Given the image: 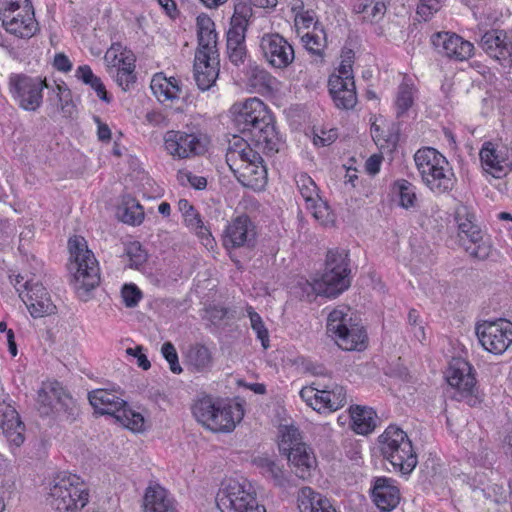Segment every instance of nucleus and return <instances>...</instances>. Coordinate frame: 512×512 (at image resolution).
<instances>
[{"label":"nucleus","mask_w":512,"mask_h":512,"mask_svg":"<svg viewBox=\"0 0 512 512\" xmlns=\"http://www.w3.org/2000/svg\"><path fill=\"white\" fill-rule=\"evenodd\" d=\"M235 123L246 135L247 141L261 149L265 155L279 151L280 137L274 125V119L267 106L257 97L233 105Z\"/></svg>","instance_id":"f257e3e1"},{"label":"nucleus","mask_w":512,"mask_h":512,"mask_svg":"<svg viewBox=\"0 0 512 512\" xmlns=\"http://www.w3.org/2000/svg\"><path fill=\"white\" fill-rule=\"evenodd\" d=\"M261 152L247 140L234 137L226 153V162L237 180L254 191L264 189L268 179Z\"/></svg>","instance_id":"f03ea898"},{"label":"nucleus","mask_w":512,"mask_h":512,"mask_svg":"<svg viewBox=\"0 0 512 512\" xmlns=\"http://www.w3.org/2000/svg\"><path fill=\"white\" fill-rule=\"evenodd\" d=\"M306 285L317 295L335 298L351 285L349 252L343 248H332L326 253L324 270L313 282Z\"/></svg>","instance_id":"7ed1b4c3"},{"label":"nucleus","mask_w":512,"mask_h":512,"mask_svg":"<svg viewBox=\"0 0 512 512\" xmlns=\"http://www.w3.org/2000/svg\"><path fill=\"white\" fill-rule=\"evenodd\" d=\"M192 412L196 420L215 432H230L244 416L239 403H226L211 396H203L195 401Z\"/></svg>","instance_id":"20e7f679"},{"label":"nucleus","mask_w":512,"mask_h":512,"mask_svg":"<svg viewBox=\"0 0 512 512\" xmlns=\"http://www.w3.org/2000/svg\"><path fill=\"white\" fill-rule=\"evenodd\" d=\"M48 501L59 512H78L89 502L88 485L78 475L62 472L50 482Z\"/></svg>","instance_id":"39448f33"},{"label":"nucleus","mask_w":512,"mask_h":512,"mask_svg":"<svg viewBox=\"0 0 512 512\" xmlns=\"http://www.w3.org/2000/svg\"><path fill=\"white\" fill-rule=\"evenodd\" d=\"M327 333L342 350L360 351L365 348L366 331L356 319H353L349 307L340 306L329 313Z\"/></svg>","instance_id":"423d86ee"},{"label":"nucleus","mask_w":512,"mask_h":512,"mask_svg":"<svg viewBox=\"0 0 512 512\" xmlns=\"http://www.w3.org/2000/svg\"><path fill=\"white\" fill-rule=\"evenodd\" d=\"M381 453L396 471L410 474L418 463L417 455L407 434L399 427L390 425L380 436Z\"/></svg>","instance_id":"0eeeda50"},{"label":"nucleus","mask_w":512,"mask_h":512,"mask_svg":"<svg viewBox=\"0 0 512 512\" xmlns=\"http://www.w3.org/2000/svg\"><path fill=\"white\" fill-rule=\"evenodd\" d=\"M88 400L99 414L113 416L124 427L132 431H141L144 426V417L130 409L125 400L115 391L96 389L88 393Z\"/></svg>","instance_id":"6e6552de"},{"label":"nucleus","mask_w":512,"mask_h":512,"mask_svg":"<svg viewBox=\"0 0 512 512\" xmlns=\"http://www.w3.org/2000/svg\"><path fill=\"white\" fill-rule=\"evenodd\" d=\"M69 247L75 259L76 272L74 273V288L79 297L86 300L89 292L100 283V270L98 262L83 239H70Z\"/></svg>","instance_id":"1a4fd4ad"},{"label":"nucleus","mask_w":512,"mask_h":512,"mask_svg":"<svg viewBox=\"0 0 512 512\" xmlns=\"http://www.w3.org/2000/svg\"><path fill=\"white\" fill-rule=\"evenodd\" d=\"M216 504L222 512H266L250 484L235 479L222 482L216 495Z\"/></svg>","instance_id":"9d476101"},{"label":"nucleus","mask_w":512,"mask_h":512,"mask_svg":"<svg viewBox=\"0 0 512 512\" xmlns=\"http://www.w3.org/2000/svg\"><path fill=\"white\" fill-rule=\"evenodd\" d=\"M301 398L317 412H333L347 403L346 389L324 378L316 379L311 386L300 390Z\"/></svg>","instance_id":"9b49d317"},{"label":"nucleus","mask_w":512,"mask_h":512,"mask_svg":"<svg viewBox=\"0 0 512 512\" xmlns=\"http://www.w3.org/2000/svg\"><path fill=\"white\" fill-rule=\"evenodd\" d=\"M43 88H48L46 79L25 74H12L9 78L12 97L26 111H36L41 106Z\"/></svg>","instance_id":"f8f14e48"},{"label":"nucleus","mask_w":512,"mask_h":512,"mask_svg":"<svg viewBox=\"0 0 512 512\" xmlns=\"http://www.w3.org/2000/svg\"><path fill=\"white\" fill-rule=\"evenodd\" d=\"M475 331L482 347L492 354L500 355L512 344V322L506 319L483 321Z\"/></svg>","instance_id":"ddd939ff"},{"label":"nucleus","mask_w":512,"mask_h":512,"mask_svg":"<svg viewBox=\"0 0 512 512\" xmlns=\"http://www.w3.org/2000/svg\"><path fill=\"white\" fill-rule=\"evenodd\" d=\"M167 152L179 159L202 155L207 150V138L200 132L167 131L164 135Z\"/></svg>","instance_id":"4468645a"},{"label":"nucleus","mask_w":512,"mask_h":512,"mask_svg":"<svg viewBox=\"0 0 512 512\" xmlns=\"http://www.w3.org/2000/svg\"><path fill=\"white\" fill-rule=\"evenodd\" d=\"M259 46L264 59L274 68H287L294 61L292 45L279 33L264 34Z\"/></svg>","instance_id":"2eb2a0df"},{"label":"nucleus","mask_w":512,"mask_h":512,"mask_svg":"<svg viewBox=\"0 0 512 512\" xmlns=\"http://www.w3.org/2000/svg\"><path fill=\"white\" fill-rule=\"evenodd\" d=\"M431 43L438 54L450 60L464 61L473 56V44L454 32H436L431 36Z\"/></svg>","instance_id":"dca6fc26"},{"label":"nucleus","mask_w":512,"mask_h":512,"mask_svg":"<svg viewBox=\"0 0 512 512\" xmlns=\"http://www.w3.org/2000/svg\"><path fill=\"white\" fill-rule=\"evenodd\" d=\"M0 20L5 30L20 38H29L37 30L32 4H26L21 10H7L0 12Z\"/></svg>","instance_id":"f3484780"},{"label":"nucleus","mask_w":512,"mask_h":512,"mask_svg":"<svg viewBox=\"0 0 512 512\" xmlns=\"http://www.w3.org/2000/svg\"><path fill=\"white\" fill-rule=\"evenodd\" d=\"M23 288L26 292H20V297L32 317L38 318L54 313L56 306L42 283L29 279L23 283Z\"/></svg>","instance_id":"a211bd4d"},{"label":"nucleus","mask_w":512,"mask_h":512,"mask_svg":"<svg viewBox=\"0 0 512 512\" xmlns=\"http://www.w3.org/2000/svg\"><path fill=\"white\" fill-rule=\"evenodd\" d=\"M256 226L247 215L232 219L224 233L223 243L226 248H251L256 243Z\"/></svg>","instance_id":"6ab92c4d"},{"label":"nucleus","mask_w":512,"mask_h":512,"mask_svg":"<svg viewBox=\"0 0 512 512\" xmlns=\"http://www.w3.org/2000/svg\"><path fill=\"white\" fill-rule=\"evenodd\" d=\"M445 377L448 384L457 390V395L454 396L457 400L472 395L476 379L472 366L467 361L454 358L449 364Z\"/></svg>","instance_id":"aec40b11"},{"label":"nucleus","mask_w":512,"mask_h":512,"mask_svg":"<svg viewBox=\"0 0 512 512\" xmlns=\"http://www.w3.org/2000/svg\"><path fill=\"white\" fill-rule=\"evenodd\" d=\"M259 473L273 483L275 487L287 489L292 486L291 477L283 465L267 455L257 456L252 460Z\"/></svg>","instance_id":"412c9836"},{"label":"nucleus","mask_w":512,"mask_h":512,"mask_svg":"<svg viewBox=\"0 0 512 512\" xmlns=\"http://www.w3.org/2000/svg\"><path fill=\"white\" fill-rule=\"evenodd\" d=\"M219 55L195 53L194 78L199 89L208 90L219 74Z\"/></svg>","instance_id":"4be33fe9"},{"label":"nucleus","mask_w":512,"mask_h":512,"mask_svg":"<svg viewBox=\"0 0 512 512\" xmlns=\"http://www.w3.org/2000/svg\"><path fill=\"white\" fill-rule=\"evenodd\" d=\"M375 505L383 512L393 510L400 501V492L394 480L386 477L377 478L372 488Z\"/></svg>","instance_id":"5701e85b"},{"label":"nucleus","mask_w":512,"mask_h":512,"mask_svg":"<svg viewBox=\"0 0 512 512\" xmlns=\"http://www.w3.org/2000/svg\"><path fill=\"white\" fill-rule=\"evenodd\" d=\"M295 475L303 480L311 477L316 468V457L306 444L284 453Z\"/></svg>","instance_id":"b1692460"},{"label":"nucleus","mask_w":512,"mask_h":512,"mask_svg":"<svg viewBox=\"0 0 512 512\" xmlns=\"http://www.w3.org/2000/svg\"><path fill=\"white\" fill-rule=\"evenodd\" d=\"M142 507L143 512H177L170 493L157 483L146 488Z\"/></svg>","instance_id":"393cba45"},{"label":"nucleus","mask_w":512,"mask_h":512,"mask_svg":"<svg viewBox=\"0 0 512 512\" xmlns=\"http://www.w3.org/2000/svg\"><path fill=\"white\" fill-rule=\"evenodd\" d=\"M328 87L335 106L339 109H352L357 103L354 80L343 81L339 77H329Z\"/></svg>","instance_id":"a878e982"},{"label":"nucleus","mask_w":512,"mask_h":512,"mask_svg":"<svg viewBox=\"0 0 512 512\" xmlns=\"http://www.w3.org/2000/svg\"><path fill=\"white\" fill-rule=\"evenodd\" d=\"M198 48L195 53L218 55L217 33L213 20L205 13L197 16Z\"/></svg>","instance_id":"bb28decb"},{"label":"nucleus","mask_w":512,"mask_h":512,"mask_svg":"<svg viewBox=\"0 0 512 512\" xmlns=\"http://www.w3.org/2000/svg\"><path fill=\"white\" fill-rule=\"evenodd\" d=\"M0 428L11 447L19 448L25 440V426L15 409L6 407L0 415Z\"/></svg>","instance_id":"cd10ccee"},{"label":"nucleus","mask_w":512,"mask_h":512,"mask_svg":"<svg viewBox=\"0 0 512 512\" xmlns=\"http://www.w3.org/2000/svg\"><path fill=\"white\" fill-rule=\"evenodd\" d=\"M414 161L422 181L425 180V177L441 169L442 166L449 164L441 153L431 147L419 149L414 155Z\"/></svg>","instance_id":"c85d7f7f"},{"label":"nucleus","mask_w":512,"mask_h":512,"mask_svg":"<svg viewBox=\"0 0 512 512\" xmlns=\"http://www.w3.org/2000/svg\"><path fill=\"white\" fill-rule=\"evenodd\" d=\"M479 158L481 167L485 173L490 174L497 179L506 175L504 166L506 159L499 151H497L492 142L487 141L483 143L479 152Z\"/></svg>","instance_id":"c756f323"},{"label":"nucleus","mask_w":512,"mask_h":512,"mask_svg":"<svg viewBox=\"0 0 512 512\" xmlns=\"http://www.w3.org/2000/svg\"><path fill=\"white\" fill-rule=\"evenodd\" d=\"M150 88L160 102L178 99L182 93L180 81L175 77L167 78L163 73H157L153 76Z\"/></svg>","instance_id":"7c9ffc66"},{"label":"nucleus","mask_w":512,"mask_h":512,"mask_svg":"<svg viewBox=\"0 0 512 512\" xmlns=\"http://www.w3.org/2000/svg\"><path fill=\"white\" fill-rule=\"evenodd\" d=\"M351 429L361 435L371 433L376 427V413L368 407L354 405L349 408Z\"/></svg>","instance_id":"2f4dec72"},{"label":"nucleus","mask_w":512,"mask_h":512,"mask_svg":"<svg viewBox=\"0 0 512 512\" xmlns=\"http://www.w3.org/2000/svg\"><path fill=\"white\" fill-rule=\"evenodd\" d=\"M300 512H324L332 507L330 501L310 487H302L297 494Z\"/></svg>","instance_id":"473e14b6"},{"label":"nucleus","mask_w":512,"mask_h":512,"mask_svg":"<svg viewBox=\"0 0 512 512\" xmlns=\"http://www.w3.org/2000/svg\"><path fill=\"white\" fill-rule=\"evenodd\" d=\"M422 182L433 193L444 194L453 189L456 179L450 164H448L447 166H442L441 169L432 175L425 177V180Z\"/></svg>","instance_id":"72a5a7b5"},{"label":"nucleus","mask_w":512,"mask_h":512,"mask_svg":"<svg viewBox=\"0 0 512 512\" xmlns=\"http://www.w3.org/2000/svg\"><path fill=\"white\" fill-rule=\"evenodd\" d=\"M455 219L461 239L465 236L471 243L481 242L483 233L480 227L475 223V216L473 214L463 209L457 211Z\"/></svg>","instance_id":"f704fd0d"},{"label":"nucleus","mask_w":512,"mask_h":512,"mask_svg":"<svg viewBox=\"0 0 512 512\" xmlns=\"http://www.w3.org/2000/svg\"><path fill=\"white\" fill-rule=\"evenodd\" d=\"M186 360L198 372L208 370L213 362L210 350L202 344L191 345L187 350Z\"/></svg>","instance_id":"c9c22d12"},{"label":"nucleus","mask_w":512,"mask_h":512,"mask_svg":"<svg viewBox=\"0 0 512 512\" xmlns=\"http://www.w3.org/2000/svg\"><path fill=\"white\" fill-rule=\"evenodd\" d=\"M54 412L68 422L75 421L79 415V407L76 400L62 386L58 390Z\"/></svg>","instance_id":"e433bc0d"},{"label":"nucleus","mask_w":512,"mask_h":512,"mask_svg":"<svg viewBox=\"0 0 512 512\" xmlns=\"http://www.w3.org/2000/svg\"><path fill=\"white\" fill-rule=\"evenodd\" d=\"M185 226L193 231L205 246H209L213 242L210 230L205 226L200 213L193 207L191 211L182 216Z\"/></svg>","instance_id":"4c0bfd02"},{"label":"nucleus","mask_w":512,"mask_h":512,"mask_svg":"<svg viewBox=\"0 0 512 512\" xmlns=\"http://www.w3.org/2000/svg\"><path fill=\"white\" fill-rule=\"evenodd\" d=\"M118 218L129 225H140L144 220L142 206L133 198H129L117 209Z\"/></svg>","instance_id":"58836bf2"},{"label":"nucleus","mask_w":512,"mask_h":512,"mask_svg":"<svg viewBox=\"0 0 512 512\" xmlns=\"http://www.w3.org/2000/svg\"><path fill=\"white\" fill-rule=\"evenodd\" d=\"M355 13L360 14L364 21L374 22L385 14V4L375 0H357L353 5Z\"/></svg>","instance_id":"ea45409f"},{"label":"nucleus","mask_w":512,"mask_h":512,"mask_svg":"<svg viewBox=\"0 0 512 512\" xmlns=\"http://www.w3.org/2000/svg\"><path fill=\"white\" fill-rule=\"evenodd\" d=\"M60 388V383L54 382L44 384L38 391L37 403L39 404V411L41 414L49 415L51 412H54L55 402Z\"/></svg>","instance_id":"a19ab883"},{"label":"nucleus","mask_w":512,"mask_h":512,"mask_svg":"<svg viewBox=\"0 0 512 512\" xmlns=\"http://www.w3.org/2000/svg\"><path fill=\"white\" fill-rule=\"evenodd\" d=\"M393 190L399 196V205L404 209H410L416 206L417 196L416 188L408 180L399 179L394 182Z\"/></svg>","instance_id":"79ce46f5"},{"label":"nucleus","mask_w":512,"mask_h":512,"mask_svg":"<svg viewBox=\"0 0 512 512\" xmlns=\"http://www.w3.org/2000/svg\"><path fill=\"white\" fill-rule=\"evenodd\" d=\"M297 189L305 204L313 203L319 197V190L314 180L307 173H299L295 176Z\"/></svg>","instance_id":"37998d69"},{"label":"nucleus","mask_w":512,"mask_h":512,"mask_svg":"<svg viewBox=\"0 0 512 512\" xmlns=\"http://www.w3.org/2000/svg\"><path fill=\"white\" fill-rule=\"evenodd\" d=\"M307 210L311 212L313 217L322 225H329L333 223L334 216L333 213L328 206V204L321 199V197H317L313 200V203H308L306 205Z\"/></svg>","instance_id":"c03bdc74"},{"label":"nucleus","mask_w":512,"mask_h":512,"mask_svg":"<svg viewBox=\"0 0 512 512\" xmlns=\"http://www.w3.org/2000/svg\"><path fill=\"white\" fill-rule=\"evenodd\" d=\"M302 437L298 428L294 426H286L282 431L281 440L279 443V451L284 454L297 446L304 445Z\"/></svg>","instance_id":"a18cd8bd"},{"label":"nucleus","mask_w":512,"mask_h":512,"mask_svg":"<svg viewBox=\"0 0 512 512\" xmlns=\"http://www.w3.org/2000/svg\"><path fill=\"white\" fill-rule=\"evenodd\" d=\"M247 315L250 319L252 330L256 333L257 338L261 341L264 349L269 347V332L264 325L261 316L249 306L247 308Z\"/></svg>","instance_id":"49530a36"},{"label":"nucleus","mask_w":512,"mask_h":512,"mask_svg":"<svg viewBox=\"0 0 512 512\" xmlns=\"http://www.w3.org/2000/svg\"><path fill=\"white\" fill-rule=\"evenodd\" d=\"M397 116L404 115L413 104L412 86L407 83L400 84L396 97Z\"/></svg>","instance_id":"de8ad7c7"},{"label":"nucleus","mask_w":512,"mask_h":512,"mask_svg":"<svg viewBox=\"0 0 512 512\" xmlns=\"http://www.w3.org/2000/svg\"><path fill=\"white\" fill-rule=\"evenodd\" d=\"M129 258V267L139 269L147 260V253L142 249L140 243H130L125 249Z\"/></svg>","instance_id":"09e8293b"},{"label":"nucleus","mask_w":512,"mask_h":512,"mask_svg":"<svg viewBox=\"0 0 512 512\" xmlns=\"http://www.w3.org/2000/svg\"><path fill=\"white\" fill-rule=\"evenodd\" d=\"M305 48L312 54L322 56L325 48V36L315 32H308L302 37Z\"/></svg>","instance_id":"8fccbe9b"},{"label":"nucleus","mask_w":512,"mask_h":512,"mask_svg":"<svg viewBox=\"0 0 512 512\" xmlns=\"http://www.w3.org/2000/svg\"><path fill=\"white\" fill-rule=\"evenodd\" d=\"M252 16V9L246 3L240 2L235 4L234 14L231 18L230 27L237 28L238 25L246 30L248 19Z\"/></svg>","instance_id":"3c124183"},{"label":"nucleus","mask_w":512,"mask_h":512,"mask_svg":"<svg viewBox=\"0 0 512 512\" xmlns=\"http://www.w3.org/2000/svg\"><path fill=\"white\" fill-rule=\"evenodd\" d=\"M341 58V63L337 69L338 73L332 74L330 77H339L343 81L354 80L352 70L354 52L352 50L344 51Z\"/></svg>","instance_id":"603ef678"},{"label":"nucleus","mask_w":512,"mask_h":512,"mask_svg":"<svg viewBox=\"0 0 512 512\" xmlns=\"http://www.w3.org/2000/svg\"><path fill=\"white\" fill-rule=\"evenodd\" d=\"M56 92L58 105L65 116H71L73 113L74 105L71 98L70 90L62 85H56L53 89Z\"/></svg>","instance_id":"864d4df0"},{"label":"nucleus","mask_w":512,"mask_h":512,"mask_svg":"<svg viewBox=\"0 0 512 512\" xmlns=\"http://www.w3.org/2000/svg\"><path fill=\"white\" fill-rule=\"evenodd\" d=\"M121 296L125 306L133 308L138 305L143 295L141 290L135 284L130 283L124 284L121 290Z\"/></svg>","instance_id":"5fc2aeb1"},{"label":"nucleus","mask_w":512,"mask_h":512,"mask_svg":"<svg viewBox=\"0 0 512 512\" xmlns=\"http://www.w3.org/2000/svg\"><path fill=\"white\" fill-rule=\"evenodd\" d=\"M248 78L253 86L270 87L272 82L270 73L259 66H254L249 69Z\"/></svg>","instance_id":"6e6d98bb"},{"label":"nucleus","mask_w":512,"mask_h":512,"mask_svg":"<svg viewBox=\"0 0 512 512\" xmlns=\"http://www.w3.org/2000/svg\"><path fill=\"white\" fill-rule=\"evenodd\" d=\"M161 353L169 363L170 370L175 374H180L182 372V367L179 364L178 354L174 345L171 342H165L162 345Z\"/></svg>","instance_id":"4d7b16f0"},{"label":"nucleus","mask_w":512,"mask_h":512,"mask_svg":"<svg viewBox=\"0 0 512 512\" xmlns=\"http://www.w3.org/2000/svg\"><path fill=\"white\" fill-rule=\"evenodd\" d=\"M245 31L241 26L230 27L227 32V51L245 46Z\"/></svg>","instance_id":"13d9d810"},{"label":"nucleus","mask_w":512,"mask_h":512,"mask_svg":"<svg viewBox=\"0 0 512 512\" xmlns=\"http://www.w3.org/2000/svg\"><path fill=\"white\" fill-rule=\"evenodd\" d=\"M473 244L475 245L474 248L466 247V251L470 254L471 257L478 260H486L490 257L492 252V245L489 241H484L482 239L481 242Z\"/></svg>","instance_id":"bf43d9fd"},{"label":"nucleus","mask_w":512,"mask_h":512,"mask_svg":"<svg viewBox=\"0 0 512 512\" xmlns=\"http://www.w3.org/2000/svg\"><path fill=\"white\" fill-rule=\"evenodd\" d=\"M115 80L122 90L127 91L136 82V75L134 70L117 69Z\"/></svg>","instance_id":"052dcab7"},{"label":"nucleus","mask_w":512,"mask_h":512,"mask_svg":"<svg viewBox=\"0 0 512 512\" xmlns=\"http://www.w3.org/2000/svg\"><path fill=\"white\" fill-rule=\"evenodd\" d=\"M417 14L427 20L434 12L438 11L443 0H419Z\"/></svg>","instance_id":"680f3d73"},{"label":"nucleus","mask_w":512,"mask_h":512,"mask_svg":"<svg viewBox=\"0 0 512 512\" xmlns=\"http://www.w3.org/2000/svg\"><path fill=\"white\" fill-rule=\"evenodd\" d=\"M120 52L122 51V45L120 43H114L106 52L104 59L107 62L109 67L117 68L119 67L118 60L120 59Z\"/></svg>","instance_id":"e2e57ef3"},{"label":"nucleus","mask_w":512,"mask_h":512,"mask_svg":"<svg viewBox=\"0 0 512 512\" xmlns=\"http://www.w3.org/2000/svg\"><path fill=\"white\" fill-rule=\"evenodd\" d=\"M382 160L383 156L380 154L371 155L365 163L367 173L370 175H376L380 171Z\"/></svg>","instance_id":"0e129e2a"},{"label":"nucleus","mask_w":512,"mask_h":512,"mask_svg":"<svg viewBox=\"0 0 512 512\" xmlns=\"http://www.w3.org/2000/svg\"><path fill=\"white\" fill-rule=\"evenodd\" d=\"M337 138V132L334 129L328 132L322 131L321 135L315 134L314 144L317 146H327L331 144Z\"/></svg>","instance_id":"69168bd1"},{"label":"nucleus","mask_w":512,"mask_h":512,"mask_svg":"<svg viewBox=\"0 0 512 512\" xmlns=\"http://www.w3.org/2000/svg\"><path fill=\"white\" fill-rule=\"evenodd\" d=\"M75 76L86 85L91 84L93 79L96 77L91 67L88 65L79 66L76 70Z\"/></svg>","instance_id":"338daca9"},{"label":"nucleus","mask_w":512,"mask_h":512,"mask_svg":"<svg viewBox=\"0 0 512 512\" xmlns=\"http://www.w3.org/2000/svg\"><path fill=\"white\" fill-rule=\"evenodd\" d=\"M53 65L55 69L61 72H69L72 69L71 61L63 53H58L55 55Z\"/></svg>","instance_id":"774afa93"}]
</instances>
